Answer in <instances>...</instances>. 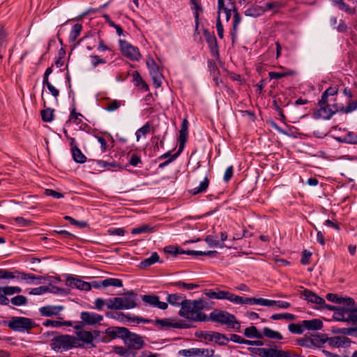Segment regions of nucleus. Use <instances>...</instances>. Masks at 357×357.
<instances>
[{"label": "nucleus", "instance_id": "obj_34", "mask_svg": "<svg viewBox=\"0 0 357 357\" xmlns=\"http://www.w3.org/2000/svg\"><path fill=\"white\" fill-rule=\"evenodd\" d=\"M82 30V25L81 24H75L70 33L69 35V41L70 42H75L77 38L79 37V36L81 33V31Z\"/></svg>", "mask_w": 357, "mask_h": 357}, {"label": "nucleus", "instance_id": "obj_14", "mask_svg": "<svg viewBox=\"0 0 357 357\" xmlns=\"http://www.w3.org/2000/svg\"><path fill=\"white\" fill-rule=\"evenodd\" d=\"M326 342L333 348H339L341 347L348 346L351 341L349 338L345 336H334L331 337H327Z\"/></svg>", "mask_w": 357, "mask_h": 357}, {"label": "nucleus", "instance_id": "obj_63", "mask_svg": "<svg viewBox=\"0 0 357 357\" xmlns=\"http://www.w3.org/2000/svg\"><path fill=\"white\" fill-rule=\"evenodd\" d=\"M297 344L303 347L306 348H313L312 344V341L310 337H305L297 340Z\"/></svg>", "mask_w": 357, "mask_h": 357}, {"label": "nucleus", "instance_id": "obj_21", "mask_svg": "<svg viewBox=\"0 0 357 357\" xmlns=\"http://www.w3.org/2000/svg\"><path fill=\"white\" fill-rule=\"evenodd\" d=\"M77 341L81 340L85 344H90V347H94L93 342L94 337L91 332L86 331H79L77 332Z\"/></svg>", "mask_w": 357, "mask_h": 357}, {"label": "nucleus", "instance_id": "obj_46", "mask_svg": "<svg viewBox=\"0 0 357 357\" xmlns=\"http://www.w3.org/2000/svg\"><path fill=\"white\" fill-rule=\"evenodd\" d=\"M156 324L160 325L162 328L164 327H173L176 328H183L181 324L178 322L172 323L169 322L167 319H156Z\"/></svg>", "mask_w": 357, "mask_h": 357}, {"label": "nucleus", "instance_id": "obj_32", "mask_svg": "<svg viewBox=\"0 0 357 357\" xmlns=\"http://www.w3.org/2000/svg\"><path fill=\"white\" fill-rule=\"evenodd\" d=\"M262 337L265 336L270 339L282 340L283 337L280 333L275 331L268 327L264 328L262 331Z\"/></svg>", "mask_w": 357, "mask_h": 357}, {"label": "nucleus", "instance_id": "obj_17", "mask_svg": "<svg viewBox=\"0 0 357 357\" xmlns=\"http://www.w3.org/2000/svg\"><path fill=\"white\" fill-rule=\"evenodd\" d=\"M63 310V307L61 305H47L41 307L39 311L42 316L52 317L59 314Z\"/></svg>", "mask_w": 357, "mask_h": 357}, {"label": "nucleus", "instance_id": "obj_39", "mask_svg": "<svg viewBox=\"0 0 357 357\" xmlns=\"http://www.w3.org/2000/svg\"><path fill=\"white\" fill-rule=\"evenodd\" d=\"M43 84L45 85L52 95L57 100V97L59 95V91L56 89L49 81V76L43 75Z\"/></svg>", "mask_w": 357, "mask_h": 357}, {"label": "nucleus", "instance_id": "obj_35", "mask_svg": "<svg viewBox=\"0 0 357 357\" xmlns=\"http://www.w3.org/2000/svg\"><path fill=\"white\" fill-rule=\"evenodd\" d=\"M251 305H260L263 306H273L277 304V301L268 300L266 298H251Z\"/></svg>", "mask_w": 357, "mask_h": 357}, {"label": "nucleus", "instance_id": "obj_10", "mask_svg": "<svg viewBox=\"0 0 357 357\" xmlns=\"http://www.w3.org/2000/svg\"><path fill=\"white\" fill-rule=\"evenodd\" d=\"M124 343L128 349L134 350H139L145 345L144 340L141 335L131 332L125 339Z\"/></svg>", "mask_w": 357, "mask_h": 357}, {"label": "nucleus", "instance_id": "obj_15", "mask_svg": "<svg viewBox=\"0 0 357 357\" xmlns=\"http://www.w3.org/2000/svg\"><path fill=\"white\" fill-rule=\"evenodd\" d=\"M81 319L88 325H93L100 322L103 317L102 315L89 312H82L81 313Z\"/></svg>", "mask_w": 357, "mask_h": 357}, {"label": "nucleus", "instance_id": "obj_40", "mask_svg": "<svg viewBox=\"0 0 357 357\" xmlns=\"http://www.w3.org/2000/svg\"><path fill=\"white\" fill-rule=\"evenodd\" d=\"M206 41L208 45V47H209L213 56H218L219 55L218 45V41H217L215 36L211 38H209Z\"/></svg>", "mask_w": 357, "mask_h": 357}, {"label": "nucleus", "instance_id": "obj_47", "mask_svg": "<svg viewBox=\"0 0 357 357\" xmlns=\"http://www.w3.org/2000/svg\"><path fill=\"white\" fill-rule=\"evenodd\" d=\"M271 319L273 320L287 319L293 321L296 319V316L290 313H280L271 315Z\"/></svg>", "mask_w": 357, "mask_h": 357}, {"label": "nucleus", "instance_id": "obj_7", "mask_svg": "<svg viewBox=\"0 0 357 357\" xmlns=\"http://www.w3.org/2000/svg\"><path fill=\"white\" fill-rule=\"evenodd\" d=\"M130 331L125 327H109L105 330L106 337H104L103 342H108L111 340H114L116 337H120L125 342V339L130 335Z\"/></svg>", "mask_w": 357, "mask_h": 357}, {"label": "nucleus", "instance_id": "obj_29", "mask_svg": "<svg viewBox=\"0 0 357 357\" xmlns=\"http://www.w3.org/2000/svg\"><path fill=\"white\" fill-rule=\"evenodd\" d=\"M106 305L110 310H123L122 299L121 297L109 298L107 301Z\"/></svg>", "mask_w": 357, "mask_h": 357}, {"label": "nucleus", "instance_id": "obj_3", "mask_svg": "<svg viewBox=\"0 0 357 357\" xmlns=\"http://www.w3.org/2000/svg\"><path fill=\"white\" fill-rule=\"evenodd\" d=\"M52 349L59 351L63 349L65 351L82 347L77 343V339L75 337L69 335H60L54 337L50 343Z\"/></svg>", "mask_w": 357, "mask_h": 357}, {"label": "nucleus", "instance_id": "obj_4", "mask_svg": "<svg viewBox=\"0 0 357 357\" xmlns=\"http://www.w3.org/2000/svg\"><path fill=\"white\" fill-rule=\"evenodd\" d=\"M188 121L186 118L183 119L182 121V123L181 126V130L179 131V135L178 138V141L179 143L178 146V151L171 155V157L164 162H162L159 165V168H164L165 166L169 165L170 162L174 161L178 155L183 151L185 144L188 139Z\"/></svg>", "mask_w": 357, "mask_h": 357}, {"label": "nucleus", "instance_id": "obj_43", "mask_svg": "<svg viewBox=\"0 0 357 357\" xmlns=\"http://www.w3.org/2000/svg\"><path fill=\"white\" fill-rule=\"evenodd\" d=\"M335 3L338 6V8L349 15H354L356 13V9L351 8L348 4L344 2L343 0H337Z\"/></svg>", "mask_w": 357, "mask_h": 357}, {"label": "nucleus", "instance_id": "obj_22", "mask_svg": "<svg viewBox=\"0 0 357 357\" xmlns=\"http://www.w3.org/2000/svg\"><path fill=\"white\" fill-rule=\"evenodd\" d=\"M251 298L248 297H242L238 295H236L231 292H229L227 300L234 304H249L251 305Z\"/></svg>", "mask_w": 357, "mask_h": 357}, {"label": "nucleus", "instance_id": "obj_49", "mask_svg": "<svg viewBox=\"0 0 357 357\" xmlns=\"http://www.w3.org/2000/svg\"><path fill=\"white\" fill-rule=\"evenodd\" d=\"M213 340L214 339L215 342L220 345H225L226 344L225 342H229V338L225 334H222L218 332H212Z\"/></svg>", "mask_w": 357, "mask_h": 357}, {"label": "nucleus", "instance_id": "obj_52", "mask_svg": "<svg viewBox=\"0 0 357 357\" xmlns=\"http://www.w3.org/2000/svg\"><path fill=\"white\" fill-rule=\"evenodd\" d=\"M294 71L290 70L289 72L279 73L271 71L268 73L269 77L272 79H279L288 75H294Z\"/></svg>", "mask_w": 357, "mask_h": 357}, {"label": "nucleus", "instance_id": "obj_53", "mask_svg": "<svg viewBox=\"0 0 357 357\" xmlns=\"http://www.w3.org/2000/svg\"><path fill=\"white\" fill-rule=\"evenodd\" d=\"M10 302L13 305L20 306L26 304L27 298L22 295H18L11 298Z\"/></svg>", "mask_w": 357, "mask_h": 357}, {"label": "nucleus", "instance_id": "obj_31", "mask_svg": "<svg viewBox=\"0 0 357 357\" xmlns=\"http://www.w3.org/2000/svg\"><path fill=\"white\" fill-rule=\"evenodd\" d=\"M123 105L124 101L119 100H109L105 105V109L108 112H114Z\"/></svg>", "mask_w": 357, "mask_h": 357}, {"label": "nucleus", "instance_id": "obj_26", "mask_svg": "<svg viewBox=\"0 0 357 357\" xmlns=\"http://www.w3.org/2000/svg\"><path fill=\"white\" fill-rule=\"evenodd\" d=\"M233 8H234V20H233V26H232V29L231 30L232 43H234V41L236 38L238 26L241 20V17L239 13H238L236 8H235V6H234Z\"/></svg>", "mask_w": 357, "mask_h": 357}, {"label": "nucleus", "instance_id": "obj_54", "mask_svg": "<svg viewBox=\"0 0 357 357\" xmlns=\"http://www.w3.org/2000/svg\"><path fill=\"white\" fill-rule=\"evenodd\" d=\"M158 298L159 297L155 295H144L142 296V301L152 306H156Z\"/></svg>", "mask_w": 357, "mask_h": 357}, {"label": "nucleus", "instance_id": "obj_25", "mask_svg": "<svg viewBox=\"0 0 357 357\" xmlns=\"http://www.w3.org/2000/svg\"><path fill=\"white\" fill-rule=\"evenodd\" d=\"M333 107L335 109L336 111H340L342 113H351L357 109V100L349 101L346 107L343 105L339 106L335 103L333 105Z\"/></svg>", "mask_w": 357, "mask_h": 357}, {"label": "nucleus", "instance_id": "obj_13", "mask_svg": "<svg viewBox=\"0 0 357 357\" xmlns=\"http://www.w3.org/2000/svg\"><path fill=\"white\" fill-rule=\"evenodd\" d=\"M301 296L307 301V302L317 304L319 307L324 304V299L323 298L307 289H305L301 292Z\"/></svg>", "mask_w": 357, "mask_h": 357}, {"label": "nucleus", "instance_id": "obj_24", "mask_svg": "<svg viewBox=\"0 0 357 357\" xmlns=\"http://www.w3.org/2000/svg\"><path fill=\"white\" fill-rule=\"evenodd\" d=\"M156 262L163 263V261H160L158 254L156 252H154L149 257L146 258L142 261L139 265V267L140 268L144 269Z\"/></svg>", "mask_w": 357, "mask_h": 357}, {"label": "nucleus", "instance_id": "obj_16", "mask_svg": "<svg viewBox=\"0 0 357 357\" xmlns=\"http://www.w3.org/2000/svg\"><path fill=\"white\" fill-rule=\"evenodd\" d=\"M121 298L122 299L123 310L131 309L137 306L136 303L137 294L133 291H128L125 296Z\"/></svg>", "mask_w": 357, "mask_h": 357}, {"label": "nucleus", "instance_id": "obj_28", "mask_svg": "<svg viewBox=\"0 0 357 357\" xmlns=\"http://www.w3.org/2000/svg\"><path fill=\"white\" fill-rule=\"evenodd\" d=\"M310 338L312 341V347H320L323 344L326 342L327 335L324 333L317 334Z\"/></svg>", "mask_w": 357, "mask_h": 357}, {"label": "nucleus", "instance_id": "obj_62", "mask_svg": "<svg viewBox=\"0 0 357 357\" xmlns=\"http://www.w3.org/2000/svg\"><path fill=\"white\" fill-rule=\"evenodd\" d=\"M49 290H50V287L40 286V287L32 289V290L30 291V294H33V295H40V294L46 293V292H49Z\"/></svg>", "mask_w": 357, "mask_h": 357}, {"label": "nucleus", "instance_id": "obj_1", "mask_svg": "<svg viewBox=\"0 0 357 357\" xmlns=\"http://www.w3.org/2000/svg\"><path fill=\"white\" fill-rule=\"evenodd\" d=\"M218 323L222 325H227L238 331L241 328L240 322L236 319L235 315L224 310L215 309L208 317V321Z\"/></svg>", "mask_w": 357, "mask_h": 357}, {"label": "nucleus", "instance_id": "obj_33", "mask_svg": "<svg viewBox=\"0 0 357 357\" xmlns=\"http://www.w3.org/2000/svg\"><path fill=\"white\" fill-rule=\"evenodd\" d=\"M244 335L249 338H262L261 333H260L254 326L246 328L244 331Z\"/></svg>", "mask_w": 357, "mask_h": 357}, {"label": "nucleus", "instance_id": "obj_30", "mask_svg": "<svg viewBox=\"0 0 357 357\" xmlns=\"http://www.w3.org/2000/svg\"><path fill=\"white\" fill-rule=\"evenodd\" d=\"M132 77L137 86L141 88L144 91L149 90L148 84L143 80L138 71L135 70L132 73Z\"/></svg>", "mask_w": 357, "mask_h": 357}, {"label": "nucleus", "instance_id": "obj_50", "mask_svg": "<svg viewBox=\"0 0 357 357\" xmlns=\"http://www.w3.org/2000/svg\"><path fill=\"white\" fill-rule=\"evenodd\" d=\"M164 252L167 254H170L174 256H177L179 254H184V250L177 247V246H167L164 248Z\"/></svg>", "mask_w": 357, "mask_h": 357}, {"label": "nucleus", "instance_id": "obj_5", "mask_svg": "<svg viewBox=\"0 0 357 357\" xmlns=\"http://www.w3.org/2000/svg\"><path fill=\"white\" fill-rule=\"evenodd\" d=\"M36 324L31 319L24 317H13L8 322V326L14 331L29 332Z\"/></svg>", "mask_w": 357, "mask_h": 357}, {"label": "nucleus", "instance_id": "obj_12", "mask_svg": "<svg viewBox=\"0 0 357 357\" xmlns=\"http://www.w3.org/2000/svg\"><path fill=\"white\" fill-rule=\"evenodd\" d=\"M66 284L67 286L72 288L75 287L76 289L84 291L91 290V284H89V282L83 281L72 276L68 277Z\"/></svg>", "mask_w": 357, "mask_h": 357}, {"label": "nucleus", "instance_id": "obj_37", "mask_svg": "<svg viewBox=\"0 0 357 357\" xmlns=\"http://www.w3.org/2000/svg\"><path fill=\"white\" fill-rule=\"evenodd\" d=\"M15 276L14 278H17L23 280H40L42 279L41 276H36L32 273H26L24 272H20L16 271L15 272H12Z\"/></svg>", "mask_w": 357, "mask_h": 357}, {"label": "nucleus", "instance_id": "obj_20", "mask_svg": "<svg viewBox=\"0 0 357 357\" xmlns=\"http://www.w3.org/2000/svg\"><path fill=\"white\" fill-rule=\"evenodd\" d=\"M178 354L184 357H200L205 354V351L204 349L191 348L180 350Z\"/></svg>", "mask_w": 357, "mask_h": 357}, {"label": "nucleus", "instance_id": "obj_6", "mask_svg": "<svg viewBox=\"0 0 357 357\" xmlns=\"http://www.w3.org/2000/svg\"><path fill=\"white\" fill-rule=\"evenodd\" d=\"M120 50L122 54L131 61H139L141 54L139 49L124 40H119Z\"/></svg>", "mask_w": 357, "mask_h": 357}, {"label": "nucleus", "instance_id": "obj_27", "mask_svg": "<svg viewBox=\"0 0 357 357\" xmlns=\"http://www.w3.org/2000/svg\"><path fill=\"white\" fill-rule=\"evenodd\" d=\"M190 3L192 5V9L194 10V17L195 22H197V27L199 26V13L203 12V8L202 7L201 3L199 0H190Z\"/></svg>", "mask_w": 357, "mask_h": 357}, {"label": "nucleus", "instance_id": "obj_8", "mask_svg": "<svg viewBox=\"0 0 357 357\" xmlns=\"http://www.w3.org/2000/svg\"><path fill=\"white\" fill-rule=\"evenodd\" d=\"M146 66L149 70V73L152 77L154 86L155 88L160 87L162 84V79L163 76L160 71L159 66L151 57H149L147 59Z\"/></svg>", "mask_w": 357, "mask_h": 357}, {"label": "nucleus", "instance_id": "obj_55", "mask_svg": "<svg viewBox=\"0 0 357 357\" xmlns=\"http://www.w3.org/2000/svg\"><path fill=\"white\" fill-rule=\"evenodd\" d=\"M113 351L121 356L128 357L130 354V349L126 348L121 346H115L113 348Z\"/></svg>", "mask_w": 357, "mask_h": 357}, {"label": "nucleus", "instance_id": "obj_23", "mask_svg": "<svg viewBox=\"0 0 357 357\" xmlns=\"http://www.w3.org/2000/svg\"><path fill=\"white\" fill-rule=\"evenodd\" d=\"M302 326L307 330L317 331L323 328V322L319 319L304 320L302 321Z\"/></svg>", "mask_w": 357, "mask_h": 357}, {"label": "nucleus", "instance_id": "obj_64", "mask_svg": "<svg viewBox=\"0 0 357 357\" xmlns=\"http://www.w3.org/2000/svg\"><path fill=\"white\" fill-rule=\"evenodd\" d=\"M312 252L307 250H305L303 252V255H302V257H301V263L303 265H307L309 264H310V257L312 256Z\"/></svg>", "mask_w": 357, "mask_h": 357}, {"label": "nucleus", "instance_id": "obj_36", "mask_svg": "<svg viewBox=\"0 0 357 357\" xmlns=\"http://www.w3.org/2000/svg\"><path fill=\"white\" fill-rule=\"evenodd\" d=\"M209 185V179L207 177H205L204 181L201 182L198 187H195L190 190V193L195 195L199 193H202L205 192L208 188Z\"/></svg>", "mask_w": 357, "mask_h": 357}, {"label": "nucleus", "instance_id": "obj_38", "mask_svg": "<svg viewBox=\"0 0 357 357\" xmlns=\"http://www.w3.org/2000/svg\"><path fill=\"white\" fill-rule=\"evenodd\" d=\"M74 160L77 163H84L86 160V157L82 153L78 147H74L71 151Z\"/></svg>", "mask_w": 357, "mask_h": 357}, {"label": "nucleus", "instance_id": "obj_48", "mask_svg": "<svg viewBox=\"0 0 357 357\" xmlns=\"http://www.w3.org/2000/svg\"><path fill=\"white\" fill-rule=\"evenodd\" d=\"M41 117L45 122H51L54 117V109L50 108H46L43 109L40 112Z\"/></svg>", "mask_w": 357, "mask_h": 357}, {"label": "nucleus", "instance_id": "obj_45", "mask_svg": "<svg viewBox=\"0 0 357 357\" xmlns=\"http://www.w3.org/2000/svg\"><path fill=\"white\" fill-rule=\"evenodd\" d=\"M174 287H178L179 289H186L188 290H192L199 287V284L194 283H185L183 281H177L172 284Z\"/></svg>", "mask_w": 357, "mask_h": 357}, {"label": "nucleus", "instance_id": "obj_9", "mask_svg": "<svg viewBox=\"0 0 357 357\" xmlns=\"http://www.w3.org/2000/svg\"><path fill=\"white\" fill-rule=\"evenodd\" d=\"M355 301L351 298H347L342 302V306L337 307L336 312H334V318L338 321H343L346 319L349 310L354 307Z\"/></svg>", "mask_w": 357, "mask_h": 357}, {"label": "nucleus", "instance_id": "obj_2", "mask_svg": "<svg viewBox=\"0 0 357 357\" xmlns=\"http://www.w3.org/2000/svg\"><path fill=\"white\" fill-rule=\"evenodd\" d=\"M196 300L185 301L183 307H181L178 314L188 320L193 321H208V317L206 314L203 313L198 310Z\"/></svg>", "mask_w": 357, "mask_h": 357}, {"label": "nucleus", "instance_id": "obj_19", "mask_svg": "<svg viewBox=\"0 0 357 357\" xmlns=\"http://www.w3.org/2000/svg\"><path fill=\"white\" fill-rule=\"evenodd\" d=\"M319 106L320 107V109L318 111L319 115L320 117L325 119H330L334 114L339 112L336 111V109L333 107V105L331 107L328 104Z\"/></svg>", "mask_w": 357, "mask_h": 357}, {"label": "nucleus", "instance_id": "obj_11", "mask_svg": "<svg viewBox=\"0 0 357 357\" xmlns=\"http://www.w3.org/2000/svg\"><path fill=\"white\" fill-rule=\"evenodd\" d=\"M89 284H91V289L92 287L99 289L102 287H107L109 286L121 287L123 286V282L121 280L118 278H107L100 281H92L91 282H89Z\"/></svg>", "mask_w": 357, "mask_h": 357}, {"label": "nucleus", "instance_id": "obj_51", "mask_svg": "<svg viewBox=\"0 0 357 357\" xmlns=\"http://www.w3.org/2000/svg\"><path fill=\"white\" fill-rule=\"evenodd\" d=\"M344 321H350L354 324H357V308L355 307V305L351 310H349V314Z\"/></svg>", "mask_w": 357, "mask_h": 357}, {"label": "nucleus", "instance_id": "obj_59", "mask_svg": "<svg viewBox=\"0 0 357 357\" xmlns=\"http://www.w3.org/2000/svg\"><path fill=\"white\" fill-rule=\"evenodd\" d=\"M64 219L66 220H68L71 225L77 226V227H79L80 228H85V227H86L88 226V224H87L86 222H85V221L79 222V221L75 220L74 218H73L72 217L68 216V215H66L64 217Z\"/></svg>", "mask_w": 357, "mask_h": 357}, {"label": "nucleus", "instance_id": "obj_61", "mask_svg": "<svg viewBox=\"0 0 357 357\" xmlns=\"http://www.w3.org/2000/svg\"><path fill=\"white\" fill-rule=\"evenodd\" d=\"M208 67L213 75V77H216V76H219L220 70L213 60H208Z\"/></svg>", "mask_w": 357, "mask_h": 357}, {"label": "nucleus", "instance_id": "obj_41", "mask_svg": "<svg viewBox=\"0 0 357 357\" xmlns=\"http://www.w3.org/2000/svg\"><path fill=\"white\" fill-rule=\"evenodd\" d=\"M286 351L270 348L266 349L265 357H287Z\"/></svg>", "mask_w": 357, "mask_h": 357}, {"label": "nucleus", "instance_id": "obj_56", "mask_svg": "<svg viewBox=\"0 0 357 357\" xmlns=\"http://www.w3.org/2000/svg\"><path fill=\"white\" fill-rule=\"evenodd\" d=\"M97 164L100 167L106 168L107 169L116 167H121V165L115 162H109L103 160H98Z\"/></svg>", "mask_w": 357, "mask_h": 357}, {"label": "nucleus", "instance_id": "obj_44", "mask_svg": "<svg viewBox=\"0 0 357 357\" xmlns=\"http://www.w3.org/2000/svg\"><path fill=\"white\" fill-rule=\"evenodd\" d=\"M151 125L150 122H146L142 128L138 129L136 132L137 141H139L142 135H146L151 131Z\"/></svg>", "mask_w": 357, "mask_h": 357}, {"label": "nucleus", "instance_id": "obj_18", "mask_svg": "<svg viewBox=\"0 0 357 357\" xmlns=\"http://www.w3.org/2000/svg\"><path fill=\"white\" fill-rule=\"evenodd\" d=\"M167 302L174 306H181L183 307L185 301L188 299L185 298V296L181 294H169L167 298Z\"/></svg>", "mask_w": 357, "mask_h": 357}, {"label": "nucleus", "instance_id": "obj_42", "mask_svg": "<svg viewBox=\"0 0 357 357\" xmlns=\"http://www.w3.org/2000/svg\"><path fill=\"white\" fill-rule=\"evenodd\" d=\"M205 241L208 245V246L214 248V247H220L223 248L224 244L220 243L218 238L213 235H208L205 238Z\"/></svg>", "mask_w": 357, "mask_h": 357}, {"label": "nucleus", "instance_id": "obj_60", "mask_svg": "<svg viewBox=\"0 0 357 357\" xmlns=\"http://www.w3.org/2000/svg\"><path fill=\"white\" fill-rule=\"evenodd\" d=\"M288 329L291 333L294 334H302L303 333L302 324H290L288 326Z\"/></svg>", "mask_w": 357, "mask_h": 357}, {"label": "nucleus", "instance_id": "obj_57", "mask_svg": "<svg viewBox=\"0 0 357 357\" xmlns=\"http://www.w3.org/2000/svg\"><path fill=\"white\" fill-rule=\"evenodd\" d=\"M151 231L152 228L150 226L147 225H143L139 227L133 228L131 231V233L132 234H139L146 232H151Z\"/></svg>", "mask_w": 357, "mask_h": 357}, {"label": "nucleus", "instance_id": "obj_58", "mask_svg": "<svg viewBox=\"0 0 357 357\" xmlns=\"http://www.w3.org/2000/svg\"><path fill=\"white\" fill-rule=\"evenodd\" d=\"M2 287V291H4L5 294H7L8 296H11L16 293H20L22 291V289L19 287L6 286Z\"/></svg>", "mask_w": 357, "mask_h": 357}]
</instances>
